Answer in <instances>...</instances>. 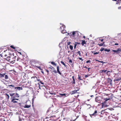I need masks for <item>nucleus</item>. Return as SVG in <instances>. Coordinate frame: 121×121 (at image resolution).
<instances>
[{
    "instance_id": "nucleus-12",
    "label": "nucleus",
    "mask_w": 121,
    "mask_h": 121,
    "mask_svg": "<svg viewBox=\"0 0 121 121\" xmlns=\"http://www.w3.org/2000/svg\"><path fill=\"white\" fill-rule=\"evenodd\" d=\"M29 102V103L30 104H27V103L25 105V106L24 107L25 108H28L30 107L31 106V103L30 102Z\"/></svg>"
},
{
    "instance_id": "nucleus-20",
    "label": "nucleus",
    "mask_w": 121,
    "mask_h": 121,
    "mask_svg": "<svg viewBox=\"0 0 121 121\" xmlns=\"http://www.w3.org/2000/svg\"><path fill=\"white\" fill-rule=\"evenodd\" d=\"M65 26L64 25H63L62 26H61L60 28V30L62 31L63 30V29H64L65 28Z\"/></svg>"
},
{
    "instance_id": "nucleus-35",
    "label": "nucleus",
    "mask_w": 121,
    "mask_h": 121,
    "mask_svg": "<svg viewBox=\"0 0 121 121\" xmlns=\"http://www.w3.org/2000/svg\"><path fill=\"white\" fill-rule=\"evenodd\" d=\"M104 43V42H103V43H101V44H98V45H99V46H102Z\"/></svg>"
},
{
    "instance_id": "nucleus-15",
    "label": "nucleus",
    "mask_w": 121,
    "mask_h": 121,
    "mask_svg": "<svg viewBox=\"0 0 121 121\" xmlns=\"http://www.w3.org/2000/svg\"><path fill=\"white\" fill-rule=\"evenodd\" d=\"M57 72L58 73L60 74L61 75V73L59 71V67L58 66H57Z\"/></svg>"
},
{
    "instance_id": "nucleus-31",
    "label": "nucleus",
    "mask_w": 121,
    "mask_h": 121,
    "mask_svg": "<svg viewBox=\"0 0 121 121\" xmlns=\"http://www.w3.org/2000/svg\"><path fill=\"white\" fill-rule=\"evenodd\" d=\"M59 94L60 95L62 96H65L66 95V94H62L59 93Z\"/></svg>"
},
{
    "instance_id": "nucleus-48",
    "label": "nucleus",
    "mask_w": 121,
    "mask_h": 121,
    "mask_svg": "<svg viewBox=\"0 0 121 121\" xmlns=\"http://www.w3.org/2000/svg\"><path fill=\"white\" fill-rule=\"evenodd\" d=\"M77 45V44H74V48H76V47Z\"/></svg>"
},
{
    "instance_id": "nucleus-64",
    "label": "nucleus",
    "mask_w": 121,
    "mask_h": 121,
    "mask_svg": "<svg viewBox=\"0 0 121 121\" xmlns=\"http://www.w3.org/2000/svg\"><path fill=\"white\" fill-rule=\"evenodd\" d=\"M37 81H40V79H37Z\"/></svg>"
},
{
    "instance_id": "nucleus-54",
    "label": "nucleus",
    "mask_w": 121,
    "mask_h": 121,
    "mask_svg": "<svg viewBox=\"0 0 121 121\" xmlns=\"http://www.w3.org/2000/svg\"><path fill=\"white\" fill-rule=\"evenodd\" d=\"M50 117H51L52 118H53V117H56L55 116H51Z\"/></svg>"
},
{
    "instance_id": "nucleus-10",
    "label": "nucleus",
    "mask_w": 121,
    "mask_h": 121,
    "mask_svg": "<svg viewBox=\"0 0 121 121\" xmlns=\"http://www.w3.org/2000/svg\"><path fill=\"white\" fill-rule=\"evenodd\" d=\"M31 79L32 81L33 82H36L37 80V77L35 75H34L32 77Z\"/></svg>"
},
{
    "instance_id": "nucleus-44",
    "label": "nucleus",
    "mask_w": 121,
    "mask_h": 121,
    "mask_svg": "<svg viewBox=\"0 0 121 121\" xmlns=\"http://www.w3.org/2000/svg\"><path fill=\"white\" fill-rule=\"evenodd\" d=\"M91 62V61H90V60H87V61L86 62V63H90Z\"/></svg>"
},
{
    "instance_id": "nucleus-5",
    "label": "nucleus",
    "mask_w": 121,
    "mask_h": 121,
    "mask_svg": "<svg viewBox=\"0 0 121 121\" xmlns=\"http://www.w3.org/2000/svg\"><path fill=\"white\" fill-rule=\"evenodd\" d=\"M17 59V56H14L13 58H11V59L10 63L12 64L14 63V62Z\"/></svg>"
},
{
    "instance_id": "nucleus-6",
    "label": "nucleus",
    "mask_w": 121,
    "mask_h": 121,
    "mask_svg": "<svg viewBox=\"0 0 121 121\" xmlns=\"http://www.w3.org/2000/svg\"><path fill=\"white\" fill-rule=\"evenodd\" d=\"M98 112L97 110H95L94 112L92 114H90V116L91 117H92L93 116H96L97 115Z\"/></svg>"
},
{
    "instance_id": "nucleus-47",
    "label": "nucleus",
    "mask_w": 121,
    "mask_h": 121,
    "mask_svg": "<svg viewBox=\"0 0 121 121\" xmlns=\"http://www.w3.org/2000/svg\"><path fill=\"white\" fill-rule=\"evenodd\" d=\"M87 106H88V107L89 108H90L91 107V106L90 104H87Z\"/></svg>"
},
{
    "instance_id": "nucleus-61",
    "label": "nucleus",
    "mask_w": 121,
    "mask_h": 121,
    "mask_svg": "<svg viewBox=\"0 0 121 121\" xmlns=\"http://www.w3.org/2000/svg\"><path fill=\"white\" fill-rule=\"evenodd\" d=\"M72 78H73V79H75L74 78V76H72Z\"/></svg>"
},
{
    "instance_id": "nucleus-21",
    "label": "nucleus",
    "mask_w": 121,
    "mask_h": 121,
    "mask_svg": "<svg viewBox=\"0 0 121 121\" xmlns=\"http://www.w3.org/2000/svg\"><path fill=\"white\" fill-rule=\"evenodd\" d=\"M121 79V77L118 78H116L114 80V81H120Z\"/></svg>"
},
{
    "instance_id": "nucleus-37",
    "label": "nucleus",
    "mask_w": 121,
    "mask_h": 121,
    "mask_svg": "<svg viewBox=\"0 0 121 121\" xmlns=\"http://www.w3.org/2000/svg\"><path fill=\"white\" fill-rule=\"evenodd\" d=\"M10 47L12 48L13 49H15V47H14L13 46H12V45H11V46H10Z\"/></svg>"
},
{
    "instance_id": "nucleus-13",
    "label": "nucleus",
    "mask_w": 121,
    "mask_h": 121,
    "mask_svg": "<svg viewBox=\"0 0 121 121\" xmlns=\"http://www.w3.org/2000/svg\"><path fill=\"white\" fill-rule=\"evenodd\" d=\"M8 86H9V87L11 89H12V88H11V87H10V86H11L13 88H14L15 89H17L16 90H17V89L18 87H15L13 85H8Z\"/></svg>"
},
{
    "instance_id": "nucleus-16",
    "label": "nucleus",
    "mask_w": 121,
    "mask_h": 121,
    "mask_svg": "<svg viewBox=\"0 0 121 121\" xmlns=\"http://www.w3.org/2000/svg\"><path fill=\"white\" fill-rule=\"evenodd\" d=\"M11 57L10 56H8L6 57V59L7 60L9 61V62H10L11 59Z\"/></svg>"
},
{
    "instance_id": "nucleus-62",
    "label": "nucleus",
    "mask_w": 121,
    "mask_h": 121,
    "mask_svg": "<svg viewBox=\"0 0 121 121\" xmlns=\"http://www.w3.org/2000/svg\"><path fill=\"white\" fill-rule=\"evenodd\" d=\"M83 68H86V69H87L88 68V67H86V66H83Z\"/></svg>"
},
{
    "instance_id": "nucleus-3",
    "label": "nucleus",
    "mask_w": 121,
    "mask_h": 121,
    "mask_svg": "<svg viewBox=\"0 0 121 121\" xmlns=\"http://www.w3.org/2000/svg\"><path fill=\"white\" fill-rule=\"evenodd\" d=\"M102 98L101 97L98 96L95 99V101L96 102L100 103L101 102Z\"/></svg>"
},
{
    "instance_id": "nucleus-57",
    "label": "nucleus",
    "mask_w": 121,
    "mask_h": 121,
    "mask_svg": "<svg viewBox=\"0 0 121 121\" xmlns=\"http://www.w3.org/2000/svg\"><path fill=\"white\" fill-rule=\"evenodd\" d=\"M118 9H121V6L119 7H118Z\"/></svg>"
},
{
    "instance_id": "nucleus-24",
    "label": "nucleus",
    "mask_w": 121,
    "mask_h": 121,
    "mask_svg": "<svg viewBox=\"0 0 121 121\" xmlns=\"http://www.w3.org/2000/svg\"><path fill=\"white\" fill-rule=\"evenodd\" d=\"M30 61L32 63H34L35 64L37 63V61L34 60H31Z\"/></svg>"
},
{
    "instance_id": "nucleus-23",
    "label": "nucleus",
    "mask_w": 121,
    "mask_h": 121,
    "mask_svg": "<svg viewBox=\"0 0 121 121\" xmlns=\"http://www.w3.org/2000/svg\"><path fill=\"white\" fill-rule=\"evenodd\" d=\"M5 73H0V78L4 77L5 75Z\"/></svg>"
},
{
    "instance_id": "nucleus-26",
    "label": "nucleus",
    "mask_w": 121,
    "mask_h": 121,
    "mask_svg": "<svg viewBox=\"0 0 121 121\" xmlns=\"http://www.w3.org/2000/svg\"><path fill=\"white\" fill-rule=\"evenodd\" d=\"M61 32L63 34L65 33H66V30H65V29H63V30L61 31Z\"/></svg>"
},
{
    "instance_id": "nucleus-36",
    "label": "nucleus",
    "mask_w": 121,
    "mask_h": 121,
    "mask_svg": "<svg viewBox=\"0 0 121 121\" xmlns=\"http://www.w3.org/2000/svg\"><path fill=\"white\" fill-rule=\"evenodd\" d=\"M78 53V54L80 56H81V53L80 51H78L77 53Z\"/></svg>"
},
{
    "instance_id": "nucleus-9",
    "label": "nucleus",
    "mask_w": 121,
    "mask_h": 121,
    "mask_svg": "<svg viewBox=\"0 0 121 121\" xmlns=\"http://www.w3.org/2000/svg\"><path fill=\"white\" fill-rule=\"evenodd\" d=\"M107 70H100L99 71V73L100 75H104V73H106Z\"/></svg>"
},
{
    "instance_id": "nucleus-45",
    "label": "nucleus",
    "mask_w": 121,
    "mask_h": 121,
    "mask_svg": "<svg viewBox=\"0 0 121 121\" xmlns=\"http://www.w3.org/2000/svg\"><path fill=\"white\" fill-rule=\"evenodd\" d=\"M78 116H77L76 117V119H75L74 120H73V121H75V120H76L77 119L78 117Z\"/></svg>"
},
{
    "instance_id": "nucleus-8",
    "label": "nucleus",
    "mask_w": 121,
    "mask_h": 121,
    "mask_svg": "<svg viewBox=\"0 0 121 121\" xmlns=\"http://www.w3.org/2000/svg\"><path fill=\"white\" fill-rule=\"evenodd\" d=\"M19 100V99H18L12 98V99H11V102L13 103H16L17 102L16 101V100Z\"/></svg>"
},
{
    "instance_id": "nucleus-40",
    "label": "nucleus",
    "mask_w": 121,
    "mask_h": 121,
    "mask_svg": "<svg viewBox=\"0 0 121 121\" xmlns=\"http://www.w3.org/2000/svg\"><path fill=\"white\" fill-rule=\"evenodd\" d=\"M6 96H7V97L8 99H9V95H8L7 94H6Z\"/></svg>"
},
{
    "instance_id": "nucleus-11",
    "label": "nucleus",
    "mask_w": 121,
    "mask_h": 121,
    "mask_svg": "<svg viewBox=\"0 0 121 121\" xmlns=\"http://www.w3.org/2000/svg\"><path fill=\"white\" fill-rule=\"evenodd\" d=\"M77 33L78 34V32L77 31H73L72 32V34H71V33L70 34V36H72L73 37H74L75 36V34H76Z\"/></svg>"
},
{
    "instance_id": "nucleus-34",
    "label": "nucleus",
    "mask_w": 121,
    "mask_h": 121,
    "mask_svg": "<svg viewBox=\"0 0 121 121\" xmlns=\"http://www.w3.org/2000/svg\"><path fill=\"white\" fill-rule=\"evenodd\" d=\"M81 78V77L79 75H78V79H79V80H82V79Z\"/></svg>"
},
{
    "instance_id": "nucleus-7",
    "label": "nucleus",
    "mask_w": 121,
    "mask_h": 121,
    "mask_svg": "<svg viewBox=\"0 0 121 121\" xmlns=\"http://www.w3.org/2000/svg\"><path fill=\"white\" fill-rule=\"evenodd\" d=\"M112 51L116 54H118L120 53V52H121V49L118 48L117 50H113Z\"/></svg>"
},
{
    "instance_id": "nucleus-52",
    "label": "nucleus",
    "mask_w": 121,
    "mask_h": 121,
    "mask_svg": "<svg viewBox=\"0 0 121 121\" xmlns=\"http://www.w3.org/2000/svg\"><path fill=\"white\" fill-rule=\"evenodd\" d=\"M40 83L43 85L44 84L41 81H40Z\"/></svg>"
},
{
    "instance_id": "nucleus-22",
    "label": "nucleus",
    "mask_w": 121,
    "mask_h": 121,
    "mask_svg": "<svg viewBox=\"0 0 121 121\" xmlns=\"http://www.w3.org/2000/svg\"><path fill=\"white\" fill-rule=\"evenodd\" d=\"M82 42L81 43V44L82 46L84 45V44H86V43L85 42V41L84 40H82L81 41Z\"/></svg>"
},
{
    "instance_id": "nucleus-25",
    "label": "nucleus",
    "mask_w": 121,
    "mask_h": 121,
    "mask_svg": "<svg viewBox=\"0 0 121 121\" xmlns=\"http://www.w3.org/2000/svg\"><path fill=\"white\" fill-rule=\"evenodd\" d=\"M23 89L22 88V87H18L17 90H16V91H20V90H22Z\"/></svg>"
},
{
    "instance_id": "nucleus-50",
    "label": "nucleus",
    "mask_w": 121,
    "mask_h": 121,
    "mask_svg": "<svg viewBox=\"0 0 121 121\" xmlns=\"http://www.w3.org/2000/svg\"><path fill=\"white\" fill-rule=\"evenodd\" d=\"M99 40L101 42H103V41L104 39H99Z\"/></svg>"
},
{
    "instance_id": "nucleus-53",
    "label": "nucleus",
    "mask_w": 121,
    "mask_h": 121,
    "mask_svg": "<svg viewBox=\"0 0 121 121\" xmlns=\"http://www.w3.org/2000/svg\"><path fill=\"white\" fill-rule=\"evenodd\" d=\"M40 83L43 85L44 84L41 81H40Z\"/></svg>"
},
{
    "instance_id": "nucleus-29",
    "label": "nucleus",
    "mask_w": 121,
    "mask_h": 121,
    "mask_svg": "<svg viewBox=\"0 0 121 121\" xmlns=\"http://www.w3.org/2000/svg\"><path fill=\"white\" fill-rule=\"evenodd\" d=\"M51 63L54 66H56V64L53 62H51Z\"/></svg>"
},
{
    "instance_id": "nucleus-19",
    "label": "nucleus",
    "mask_w": 121,
    "mask_h": 121,
    "mask_svg": "<svg viewBox=\"0 0 121 121\" xmlns=\"http://www.w3.org/2000/svg\"><path fill=\"white\" fill-rule=\"evenodd\" d=\"M78 90H75L74 91H72L71 92V94H74L75 93H77V91H78Z\"/></svg>"
},
{
    "instance_id": "nucleus-2",
    "label": "nucleus",
    "mask_w": 121,
    "mask_h": 121,
    "mask_svg": "<svg viewBox=\"0 0 121 121\" xmlns=\"http://www.w3.org/2000/svg\"><path fill=\"white\" fill-rule=\"evenodd\" d=\"M9 94L10 96L11 97L13 96L12 98H18L19 97V94L17 93H10Z\"/></svg>"
},
{
    "instance_id": "nucleus-58",
    "label": "nucleus",
    "mask_w": 121,
    "mask_h": 121,
    "mask_svg": "<svg viewBox=\"0 0 121 121\" xmlns=\"http://www.w3.org/2000/svg\"><path fill=\"white\" fill-rule=\"evenodd\" d=\"M88 76L87 75H86L85 76V77L86 78L87 77H88Z\"/></svg>"
},
{
    "instance_id": "nucleus-4",
    "label": "nucleus",
    "mask_w": 121,
    "mask_h": 121,
    "mask_svg": "<svg viewBox=\"0 0 121 121\" xmlns=\"http://www.w3.org/2000/svg\"><path fill=\"white\" fill-rule=\"evenodd\" d=\"M50 66L51 67H49L48 68L51 69L53 71H52L51 70H50V71L52 73L53 72L55 73H57V72L55 70V69L54 68L51 66Z\"/></svg>"
},
{
    "instance_id": "nucleus-17",
    "label": "nucleus",
    "mask_w": 121,
    "mask_h": 121,
    "mask_svg": "<svg viewBox=\"0 0 121 121\" xmlns=\"http://www.w3.org/2000/svg\"><path fill=\"white\" fill-rule=\"evenodd\" d=\"M108 82L109 83L110 85L112 84V80L110 78H108Z\"/></svg>"
},
{
    "instance_id": "nucleus-33",
    "label": "nucleus",
    "mask_w": 121,
    "mask_h": 121,
    "mask_svg": "<svg viewBox=\"0 0 121 121\" xmlns=\"http://www.w3.org/2000/svg\"><path fill=\"white\" fill-rule=\"evenodd\" d=\"M69 48H70V49L71 50H72L73 49V47L71 45H70Z\"/></svg>"
},
{
    "instance_id": "nucleus-55",
    "label": "nucleus",
    "mask_w": 121,
    "mask_h": 121,
    "mask_svg": "<svg viewBox=\"0 0 121 121\" xmlns=\"http://www.w3.org/2000/svg\"><path fill=\"white\" fill-rule=\"evenodd\" d=\"M87 69H88V72H89V71H90V68H88Z\"/></svg>"
},
{
    "instance_id": "nucleus-43",
    "label": "nucleus",
    "mask_w": 121,
    "mask_h": 121,
    "mask_svg": "<svg viewBox=\"0 0 121 121\" xmlns=\"http://www.w3.org/2000/svg\"><path fill=\"white\" fill-rule=\"evenodd\" d=\"M40 70H42V69L41 68V67L40 66L39 67L36 66Z\"/></svg>"
},
{
    "instance_id": "nucleus-51",
    "label": "nucleus",
    "mask_w": 121,
    "mask_h": 121,
    "mask_svg": "<svg viewBox=\"0 0 121 121\" xmlns=\"http://www.w3.org/2000/svg\"><path fill=\"white\" fill-rule=\"evenodd\" d=\"M98 61L100 62L101 63H103V62L102 61H99L98 60H97Z\"/></svg>"
},
{
    "instance_id": "nucleus-41",
    "label": "nucleus",
    "mask_w": 121,
    "mask_h": 121,
    "mask_svg": "<svg viewBox=\"0 0 121 121\" xmlns=\"http://www.w3.org/2000/svg\"><path fill=\"white\" fill-rule=\"evenodd\" d=\"M17 61H18L20 60V58L19 57H17Z\"/></svg>"
},
{
    "instance_id": "nucleus-30",
    "label": "nucleus",
    "mask_w": 121,
    "mask_h": 121,
    "mask_svg": "<svg viewBox=\"0 0 121 121\" xmlns=\"http://www.w3.org/2000/svg\"><path fill=\"white\" fill-rule=\"evenodd\" d=\"M4 76H5V78L6 79H7L8 78V76L7 75L5 74Z\"/></svg>"
},
{
    "instance_id": "nucleus-60",
    "label": "nucleus",
    "mask_w": 121,
    "mask_h": 121,
    "mask_svg": "<svg viewBox=\"0 0 121 121\" xmlns=\"http://www.w3.org/2000/svg\"><path fill=\"white\" fill-rule=\"evenodd\" d=\"M114 45H118V44L117 43H115Z\"/></svg>"
},
{
    "instance_id": "nucleus-56",
    "label": "nucleus",
    "mask_w": 121,
    "mask_h": 121,
    "mask_svg": "<svg viewBox=\"0 0 121 121\" xmlns=\"http://www.w3.org/2000/svg\"><path fill=\"white\" fill-rule=\"evenodd\" d=\"M46 71L47 72L48 74H49V71L47 69L46 70Z\"/></svg>"
},
{
    "instance_id": "nucleus-59",
    "label": "nucleus",
    "mask_w": 121,
    "mask_h": 121,
    "mask_svg": "<svg viewBox=\"0 0 121 121\" xmlns=\"http://www.w3.org/2000/svg\"><path fill=\"white\" fill-rule=\"evenodd\" d=\"M75 43L77 44H80V43H78V42H76Z\"/></svg>"
},
{
    "instance_id": "nucleus-63",
    "label": "nucleus",
    "mask_w": 121,
    "mask_h": 121,
    "mask_svg": "<svg viewBox=\"0 0 121 121\" xmlns=\"http://www.w3.org/2000/svg\"><path fill=\"white\" fill-rule=\"evenodd\" d=\"M18 53H19L21 55H22V54L21 52H18Z\"/></svg>"
},
{
    "instance_id": "nucleus-14",
    "label": "nucleus",
    "mask_w": 121,
    "mask_h": 121,
    "mask_svg": "<svg viewBox=\"0 0 121 121\" xmlns=\"http://www.w3.org/2000/svg\"><path fill=\"white\" fill-rule=\"evenodd\" d=\"M7 50H5L4 51V52L2 54L3 55V56H4V57H6L7 56H8V55L6 54L5 53V52H7Z\"/></svg>"
},
{
    "instance_id": "nucleus-38",
    "label": "nucleus",
    "mask_w": 121,
    "mask_h": 121,
    "mask_svg": "<svg viewBox=\"0 0 121 121\" xmlns=\"http://www.w3.org/2000/svg\"><path fill=\"white\" fill-rule=\"evenodd\" d=\"M50 94H55V92H53V93L52 92H49Z\"/></svg>"
},
{
    "instance_id": "nucleus-1",
    "label": "nucleus",
    "mask_w": 121,
    "mask_h": 121,
    "mask_svg": "<svg viewBox=\"0 0 121 121\" xmlns=\"http://www.w3.org/2000/svg\"><path fill=\"white\" fill-rule=\"evenodd\" d=\"M112 95H111V96H109L108 97L104 99V102L101 103L102 106H103L106 103V102L108 100H110V99H112Z\"/></svg>"
},
{
    "instance_id": "nucleus-18",
    "label": "nucleus",
    "mask_w": 121,
    "mask_h": 121,
    "mask_svg": "<svg viewBox=\"0 0 121 121\" xmlns=\"http://www.w3.org/2000/svg\"><path fill=\"white\" fill-rule=\"evenodd\" d=\"M106 72V73L107 74V75L108 76H109L110 75V73H108L109 72H112V70H111L110 71H108L107 70Z\"/></svg>"
},
{
    "instance_id": "nucleus-39",
    "label": "nucleus",
    "mask_w": 121,
    "mask_h": 121,
    "mask_svg": "<svg viewBox=\"0 0 121 121\" xmlns=\"http://www.w3.org/2000/svg\"><path fill=\"white\" fill-rule=\"evenodd\" d=\"M104 48H101V49H100V51H103L104 50Z\"/></svg>"
},
{
    "instance_id": "nucleus-28",
    "label": "nucleus",
    "mask_w": 121,
    "mask_h": 121,
    "mask_svg": "<svg viewBox=\"0 0 121 121\" xmlns=\"http://www.w3.org/2000/svg\"><path fill=\"white\" fill-rule=\"evenodd\" d=\"M75 79H73V81L71 82V83L72 84H75Z\"/></svg>"
},
{
    "instance_id": "nucleus-42",
    "label": "nucleus",
    "mask_w": 121,
    "mask_h": 121,
    "mask_svg": "<svg viewBox=\"0 0 121 121\" xmlns=\"http://www.w3.org/2000/svg\"><path fill=\"white\" fill-rule=\"evenodd\" d=\"M99 53V52H94L93 53L94 54V55H95V54H98Z\"/></svg>"
},
{
    "instance_id": "nucleus-32",
    "label": "nucleus",
    "mask_w": 121,
    "mask_h": 121,
    "mask_svg": "<svg viewBox=\"0 0 121 121\" xmlns=\"http://www.w3.org/2000/svg\"><path fill=\"white\" fill-rule=\"evenodd\" d=\"M104 50L105 51H107L108 52L110 51V50L109 49H104Z\"/></svg>"
},
{
    "instance_id": "nucleus-27",
    "label": "nucleus",
    "mask_w": 121,
    "mask_h": 121,
    "mask_svg": "<svg viewBox=\"0 0 121 121\" xmlns=\"http://www.w3.org/2000/svg\"><path fill=\"white\" fill-rule=\"evenodd\" d=\"M60 63L62 64L63 65H64L65 67H66V66L65 65V64L64 63V62L63 61H60Z\"/></svg>"
},
{
    "instance_id": "nucleus-46",
    "label": "nucleus",
    "mask_w": 121,
    "mask_h": 121,
    "mask_svg": "<svg viewBox=\"0 0 121 121\" xmlns=\"http://www.w3.org/2000/svg\"><path fill=\"white\" fill-rule=\"evenodd\" d=\"M79 59L80 60H82V61H83V60L82 59V58L79 57Z\"/></svg>"
},
{
    "instance_id": "nucleus-49",
    "label": "nucleus",
    "mask_w": 121,
    "mask_h": 121,
    "mask_svg": "<svg viewBox=\"0 0 121 121\" xmlns=\"http://www.w3.org/2000/svg\"><path fill=\"white\" fill-rule=\"evenodd\" d=\"M69 62L70 63H72V61L71 60H69Z\"/></svg>"
}]
</instances>
